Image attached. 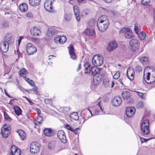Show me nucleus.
Returning <instances> with one entry per match:
<instances>
[{
  "label": "nucleus",
  "instance_id": "nucleus-1",
  "mask_svg": "<svg viewBox=\"0 0 155 155\" xmlns=\"http://www.w3.org/2000/svg\"><path fill=\"white\" fill-rule=\"evenodd\" d=\"M141 124L142 135H147L150 133L149 120L148 119H143Z\"/></svg>",
  "mask_w": 155,
  "mask_h": 155
},
{
  "label": "nucleus",
  "instance_id": "nucleus-2",
  "mask_svg": "<svg viewBox=\"0 0 155 155\" xmlns=\"http://www.w3.org/2000/svg\"><path fill=\"white\" fill-rule=\"evenodd\" d=\"M92 62L93 64L95 66H101L103 63V58L98 55H94L92 58Z\"/></svg>",
  "mask_w": 155,
  "mask_h": 155
},
{
  "label": "nucleus",
  "instance_id": "nucleus-3",
  "mask_svg": "<svg viewBox=\"0 0 155 155\" xmlns=\"http://www.w3.org/2000/svg\"><path fill=\"white\" fill-rule=\"evenodd\" d=\"M26 52L28 55H32L36 53L37 49L35 46L31 43H28L25 46Z\"/></svg>",
  "mask_w": 155,
  "mask_h": 155
},
{
  "label": "nucleus",
  "instance_id": "nucleus-4",
  "mask_svg": "<svg viewBox=\"0 0 155 155\" xmlns=\"http://www.w3.org/2000/svg\"><path fill=\"white\" fill-rule=\"evenodd\" d=\"M1 133L3 137L6 138L10 133L9 126L6 124L4 125L1 128Z\"/></svg>",
  "mask_w": 155,
  "mask_h": 155
},
{
  "label": "nucleus",
  "instance_id": "nucleus-5",
  "mask_svg": "<svg viewBox=\"0 0 155 155\" xmlns=\"http://www.w3.org/2000/svg\"><path fill=\"white\" fill-rule=\"evenodd\" d=\"M129 45L133 51H137L138 49L139 42L136 39H132L129 41Z\"/></svg>",
  "mask_w": 155,
  "mask_h": 155
},
{
  "label": "nucleus",
  "instance_id": "nucleus-6",
  "mask_svg": "<svg viewBox=\"0 0 155 155\" xmlns=\"http://www.w3.org/2000/svg\"><path fill=\"white\" fill-rule=\"evenodd\" d=\"M40 144L36 142H32L30 145V151L31 153H37L38 152Z\"/></svg>",
  "mask_w": 155,
  "mask_h": 155
},
{
  "label": "nucleus",
  "instance_id": "nucleus-7",
  "mask_svg": "<svg viewBox=\"0 0 155 155\" xmlns=\"http://www.w3.org/2000/svg\"><path fill=\"white\" fill-rule=\"evenodd\" d=\"M119 32L120 33H124V35L126 38H131L133 37L132 32L129 28H124L120 30Z\"/></svg>",
  "mask_w": 155,
  "mask_h": 155
},
{
  "label": "nucleus",
  "instance_id": "nucleus-8",
  "mask_svg": "<svg viewBox=\"0 0 155 155\" xmlns=\"http://www.w3.org/2000/svg\"><path fill=\"white\" fill-rule=\"evenodd\" d=\"M109 24L97 21V25L98 30L101 32H104L107 29Z\"/></svg>",
  "mask_w": 155,
  "mask_h": 155
},
{
  "label": "nucleus",
  "instance_id": "nucleus-9",
  "mask_svg": "<svg viewBox=\"0 0 155 155\" xmlns=\"http://www.w3.org/2000/svg\"><path fill=\"white\" fill-rule=\"evenodd\" d=\"M52 1V0H47L44 3V8L47 11L51 12L53 11Z\"/></svg>",
  "mask_w": 155,
  "mask_h": 155
},
{
  "label": "nucleus",
  "instance_id": "nucleus-10",
  "mask_svg": "<svg viewBox=\"0 0 155 155\" xmlns=\"http://www.w3.org/2000/svg\"><path fill=\"white\" fill-rule=\"evenodd\" d=\"M123 99L125 100L127 103H129L131 102V94L130 92L128 91H124L122 94Z\"/></svg>",
  "mask_w": 155,
  "mask_h": 155
},
{
  "label": "nucleus",
  "instance_id": "nucleus-11",
  "mask_svg": "<svg viewBox=\"0 0 155 155\" xmlns=\"http://www.w3.org/2000/svg\"><path fill=\"white\" fill-rule=\"evenodd\" d=\"M57 136L63 143H65L66 142V137L63 130H59L58 132Z\"/></svg>",
  "mask_w": 155,
  "mask_h": 155
},
{
  "label": "nucleus",
  "instance_id": "nucleus-12",
  "mask_svg": "<svg viewBox=\"0 0 155 155\" xmlns=\"http://www.w3.org/2000/svg\"><path fill=\"white\" fill-rule=\"evenodd\" d=\"M102 81V78L101 76H100L99 74H97L94 76L93 78V81L91 83L92 85L97 86Z\"/></svg>",
  "mask_w": 155,
  "mask_h": 155
},
{
  "label": "nucleus",
  "instance_id": "nucleus-13",
  "mask_svg": "<svg viewBox=\"0 0 155 155\" xmlns=\"http://www.w3.org/2000/svg\"><path fill=\"white\" fill-rule=\"evenodd\" d=\"M134 74L135 72L133 68H127V77L130 80L132 81L134 79Z\"/></svg>",
  "mask_w": 155,
  "mask_h": 155
},
{
  "label": "nucleus",
  "instance_id": "nucleus-14",
  "mask_svg": "<svg viewBox=\"0 0 155 155\" xmlns=\"http://www.w3.org/2000/svg\"><path fill=\"white\" fill-rule=\"evenodd\" d=\"M135 111V109L133 107H127L126 110V114L128 117H132L134 114Z\"/></svg>",
  "mask_w": 155,
  "mask_h": 155
},
{
  "label": "nucleus",
  "instance_id": "nucleus-15",
  "mask_svg": "<svg viewBox=\"0 0 155 155\" xmlns=\"http://www.w3.org/2000/svg\"><path fill=\"white\" fill-rule=\"evenodd\" d=\"M117 47V45L114 41H110L108 45L107 51L108 52H110L115 49Z\"/></svg>",
  "mask_w": 155,
  "mask_h": 155
},
{
  "label": "nucleus",
  "instance_id": "nucleus-16",
  "mask_svg": "<svg viewBox=\"0 0 155 155\" xmlns=\"http://www.w3.org/2000/svg\"><path fill=\"white\" fill-rule=\"evenodd\" d=\"M121 98L119 96L115 97L112 101L113 105L116 107L119 106L121 104Z\"/></svg>",
  "mask_w": 155,
  "mask_h": 155
},
{
  "label": "nucleus",
  "instance_id": "nucleus-17",
  "mask_svg": "<svg viewBox=\"0 0 155 155\" xmlns=\"http://www.w3.org/2000/svg\"><path fill=\"white\" fill-rule=\"evenodd\" d=\"M58 30L55 28H49L47 32V35L48 37H51L56 35L58 33Z\"/></svg>",
  "mask_w": 155,
  "mask_h": 155
},
{
  "label": "nucleus",
  "instance_id": "nucleus-18",
  "mask_svg": "<svg viewBox=\"0 0 155 155\" xmlns=\"http://www.w3.org/2000/svg\"><path fill=\"white\" fill-rule=\"evenodd\" d=\"M9 45L4 41H2L0 44V49L3 52H7L8 50Z\"/></svg>",
  "mask_w": 155,
  "mask_h": 155
},
{
  "label": "nucleus",
  "instance_id": "nucleus-19",
  "mask_svg": "<svg viewBox=\"0 0 155 155\" xmlns=\"http://www.w3.org/2000/svg\"><path fill=\"white\" fill-rule=\"evenodd\" d=\"M11 153L14 155H20L21 151L17 147L13 145L11 148Z\"/></svg>",
  "mask_w": 155,
  "mask_h": 155
},
{
  "label": "nucleus",
  "instance_id": "nucleus-20",
  "mask_svg": "<svg viewBox=\"0 0 155 155\" xmlns=\"http://www.w3.org/2000/svg\"><path fill=\"white\" fill-rule=\"evenodd\" d=\"M74 15L77 20L79 21L80 20L81 17L78 7L77 5L74 6L73 8Z\"/></svg>",
  "mask_w": 155,
  "mask_h": 155
},
{
  "label": "nucleus",
  "instance_id": "nucleus-21",
  "mask_svg": "<svg viewBox=\"0 0 155 155\" xmlns=\"http://www.w3.org/2000/svg\"><path fill=\"white\" fill-rule=\"evenodd\" d=\"M5 41L8 44H11L13 41L12 39V35L10 33L6 34L4 38Z\"/></svg>",
  "mask_w": 155,
  "mask_h": 155
},
{
  "label": "nucleus",
  "instance_id": "nucleus-22",
  "mask_svg": "<svg viewBox=\"0 0 155 155\" xmlns=\"http://www.w3.org/2000/svg\"><path fill=\"white\" fill-rule=\"evenodd\" d=\"M17 132L18 133L21 140H24L26 139V134L24 131L19 129L17 130Z\"/></svg>",
  "mask_w": 155,
  "mask_h": 155
},
{
  "label": "nucleus",
  "instance_id": "nucleus-23",
  "mask_svg": "<svg viewBox=\"0 0 155 155\" xmlns=\"http://www.w3.org/2000/svg\"><path fill=\"white\" fill-rule=\"evenodd\" d=\"M44 133L46 136L51 137L53 135L54 133L51 128H45L43 130Z\"/></svg>",
  "mask_w": 155,
  "mask_h": 155
},
{
  "label": "nucleus",
  "instance_id": "nucleus-24",
  "mask_svg": "<svg viewBox=\"0 0 155 155\" xmlns=\"http://www.w3.org/2000/svg\"><path fill=\"white\" fill-rule=\"evenodd\" d=\"M30 32L34 36H38L39 35L40 30L35 27H34L31 29Z\"/></svg>",
  "mask_w": 155,
  "mask_h": 155
},
{
  "label": "nucleus",
  "instance_id": "nucleus-25",
  "mask_svg": "<svg viewBox=\"0 0 155 155\" xmlns=\"http://www.w3.org/2000/svg\"><path fill=\"white\" fill-rule=\"evenodd\" d=\"M97 21L101 22L103 23L105 22L106 23L109 24V20L107 17L105 15L101 16L98 19Z\"/></svg>",
  "mask_w": 155,
  "mask_h": 155
},
{
  "label": "nucleus",
  "instance_id": "nucleus-26",
  "mask_svg": "<svg viewBox=\"0 0 155 155\" xmlns=\"http://www.w3.org/2000/svg\"><path fill=\"white\" fill-rule=\"evenodd\" d=\"M19 8L20 11L25 12L27 11L28 6L26 3H22L19 5Z\"/></svg>",
  "mask_w": 155,
  "mask_h": 155
},
{
  "label": "nucleus",
  "instance_id": "nucleus-27",
  "mask_svg": "<svg viewBox=\"0 0 155 155\" xmlns=\"http://www.w3.org/2000/svg\"><path fill=\"white\" fill-rule=\"evenodd\" d=\"M43 120L42 117L38 115L34 121V124L36 125H39L41 123V122Z\"/></svg>",
  "mask_w": 155,
  "mask_h": 155
},
{
  "label": "nucleus",
  "instance_id": "nucleus-28",
  "mask_svg": "<svg viewBox=\"0 0 155 155\" xmlns=\"http://www.w3.org/2000/svg\"><path fill=\"white\" fill-rule=\"evenodd\" d=\"M86 34L88 36H91L93 35L94 34V30L92 28H87L85 31Z\"/></svg>",
  "mask_w": 155,
  "mask_h": 155
},
{
  "label": "nucleus",
  "instance_id": "nucleus-29",
  "mask_svg": "<svg viewBox=\"0 0 155 155\" xmlns=\"http://www.w3.org/2000/svg\"><path fill=\"white\" fill-rule=\"evenodd\" d=\"M41 0H29V4L31 6H34L39 5Z\"/></svg>",
  "mask_w": 155,
  "mask_h": 155
},
{
  "label": "nucleus",
  "instance_id": "nucleus-30",
  "mask_svg": "<svg viewBox=\"0 0 155 155\" xmlns=\"http://www.w3.org/2000/svg\"><path fill=\"white\" fill-rule=\"evenodd\" d=\"M70 116L71 120H77L79 119L78 114L76 112H74L71 113Z\"/></svg>",
  "mask_w": 155,
  "mask_h": 155
},
{
  "label": "nucleus",
  "instance_id": "nucleus-31",
  "mask_svg": "<svg viewBox=\"0 0 155 155\" xmlns=\"http://www.w3.org/2000/svg\"><path fill=\"white\" fill-rule=\"evenodd\" d=\"M85 70V73H89L91 72V66L90 64L88 62L86 63L84 65Z\"/></svg>",
  "mask_w": 155,
  "mask_h": 155
},
{
  "label": "nucleus",
  "instance_id": "nucleus-32",
  "mask_svg": "<svg viewBox=\"0 0 155 155\" xmlns=\"http://www.w3.org/2000/svg\"><path fill=\"white\" fill-rule=\"evenodd\" d=\"M16 114L19 116L21 114V110L20 108L17 105H15L13 107Z\"/></svg>",
  "mask_w": 155,
  "mask_h": 155
},
{
  "label": "nucleus",
  "instance_id": "nucleus-33",
  "mask_svg": "<svg viewBox=\"0 0 155 155\" xmlns=\"http://www.w3.org/2000/svg\"><path fill=\"white\" fill-rule=\"evenodd\" d=\"M28 73V71L24 68H22L19 71L18 73L21 77L25 76Z\"/></svg>",
  "mask_w": 155,
  "mask_h": 155
},
{
  "label": "nucleus",
  "instance_id": "nucleus-34",
  "mask_svg": "<svg viewBox=\"0 0 155 155\" xmlns=\"http://www.w3.org/2000/svg\"><path fill=\"white\" fill-rule=\"evenodd\" d=\"M155 81V71H152V77L149 81L147 82L148 83L152 84Z\"/></svg>",
  "mask_w": 155,
  "mask_h": 155
},
{
  "label": "nucleus",
  "instance_id": "nucleus-35",
  "mask_svg": "<svg viewBox=\"0 0 155 155\" xmlns=\"http://www.w3.org/2000/svg\"><path fill=\"white\" fill-rule=\"evenodd\" d=\"M55 143L56 142L54 141H51L49 143L48 145V148L51 150L54 149Z\"/></svg>",
  "mask_w": 155,
  "mask_h": 155
},
{
  "label": "nucleus",
  "instance_id": "nucleus-36",
  "mask_svg": "<svg viewBox=\"0 0 155 155\" xmlns=\"http://www.w3.org/2000/svg\"><path fill=\"white\" fill-rule=\"evenodd\" d=\"M64 21L65 22H67L68 21V14L67 13V7H64Z\"/></svg>",
  "mask_w": 155,
  "mask_h": 155
},
{
  "label": "nucleus",
  "instance_id": "nucleus-37",
  "mask_svg": "<svg viewBox=\"0 0 155 155\" xmlns=\"http://www.w3.org/2000/svg\"><path fill=\"white\" fill-rule=\"evenodd\" d=\"M150 72H148L147 74H144V80L147 83V81H150Z\"/></svg>",
  "mask_w": 155,
  "mask_h": 155
},
{
  "label": "nucleus",
  "instance_id": "nucleus-38",
  "mask_svg": "<svg viewBox=\"0 0 155 155\" xmlns=\"http://www.w3.org/2000/svg\"><path fill=\"white\" fill-rule=\"evenodd\" d=\"M91 71L92 74L94 76L97 74V68L94 66L91 67Z\"/></svg>",
  "mask_w": 155,
  "mask_h": 155
},
{
  "label": "nucleus",
  "instance_id": "nucleus-39",
  "mask_svg": "<svg viewBox=\"0 0 155 155\" xmlns=\"http://www.w3.org/2000/svg\"><path fill=\"white\" fill-rule=\"evenodd\" d=\"M60 41L59 43L61 44H64L66 41V38L64 35H59Z\"/></svg>",
  "mask_w": 155,
  "mask_h": 155
},
{
  "label": "nucleus",
  "instance_id": "nucleus-40",
  "mask_svg": "<svg viewBox=\"0 0 155 155\" xmlns=\"http://www.w3.org/2000/svg\"><path fill=\"white\" fill-rule=\"evenodd\" d=\"M136 107L138 109H141L144 107V104L142 101H140L137 103Z\"/></svg>",
  "mask_w": 155,
  "mask_h": 155
},
{
  "label": "nucleus",
  "instance_id": "nucleus-41",
  "mask_svg": "<svg viewBox=\"0 0 155 155\" xmlns=\"http://www.w3.org/2000/svg\"><path fill=\"white\" fill-rule=\"evenodd\" d=\"M70 57L73 60H75L77 59V56L76 53L74 52H72L69 53Z\"/></svg>",
  "mask_w": 155,
  "mask_h": 155
},
{
  "label": "nucleus",
  "instance_id": "nucleus-42",
  "mask_svg": "<svg viewBox=\"0 0 155 155\" xmlns=\"http://www.w3.org/2000/svg\"><path fill=\"white\" fill-rule=\"evenodd\" d=\"M146 34L144 32H141L139 35V37L140 40H144L146 37Z\"/></svg>",
  "mask_w": 155,
  "mask_h": 155
},
{
  "label": "nucleus",
  "instance_id": "nucleus-43",
  "mask_svg": "<svg viewBox=\"0 0 155 155\" xmlns=\"http://www.w3.org/2000/svg\"><path fill=\"white\" fill-rule=\"evenodd\" d=\"M136 93H137V95H138V96L140 98H142V99H145L146 97V93L144 94V93H142L138 91H137Z\"/></svg>",
  "mask_w": 155,
  "mask_h": 155
},
{
  "label": "nucleus",
  "instance_id": "nucleus-44",
  "mask_svg": "<svg viewBox=\"0 0 155 155\" xmlns=\"http://www.w3.org/2000/svg\"><path fill=\"white\" fill-rule=\"evenodd\" d=\"M3 114L5 119V120L8 121H11V118L6 112H4Z\"/></svg>",
  "mask_w": 155,
  "mask_h": 155
},
{
  "label": "nucleus",
  "instance_id": "nucleus-45",
  "mask_svg": "<svg viewBox=\"0 0 155 155\" xmlns=\"http://www.w3.org/2000/svg\"><path fill=\"white\" fill-rule=\"evenodd\" d=\"M75 51V49L73 45L70 44L68 47V53H71Z\"/></svg>",
  "mask_w": 155,
  "mask_h": 155
},
{
  "label": "nucleus",
  "instance_id": "nucleus-46",
  "mask_svg": "<svg viewBox=\"0 0 155 155\" xmlns=\"http://www.w3.org/2000/svg\"><path fill=\"white\" fill-rule=\"evenodd\" d=\"M103 83L105 86L106 87L109 86L110 83L108 79H105L103 80Z\"/></svg>",
  "mask_w": 155,
  "mask_h": 155
},
{
  "label": "nucleus",
  "instance_id": "nucleus-47",
  "mask_svg": "<svg viewBox=\"0 0 155 155\" xmlns=\"http://www.w3.org/2000/svg\"><path fill=\"white\" fill-rule=\"evenodd\" d=\"M120 74L119 71H117L113 76L114 78L115 79H118L120 77Z\"/></svg>",
  "mask_w": 155,
  "mask_h": 155
},
{
  "label": "nucleus",
  "instance_id": "nucleus-48",
  "mask_svg": "<svg viewBox=\"0 0 155 155\" xmlns=\"http://www.w3.org/2000/svg\"><path fill=\"white\" fill-rule=\"evenodd\" d=\"M136 71L137 72H141L142 70V67L139 65L137 66L135 68Z\"/></svg>",
  "mask_w": 155,
  "mask_h": 155
},
{
  "label": "nucleus",
  "instance_id": "nucleus-49",
  "mask_svg": "<svg viewBox=\"0 0 155 155\" xmlns=\"http://www.w3.org/2000/svg\"><path fill=\"white\" fill-rule=\"evenodd\" d=\"M2 26L3 27H8L9 23L7 21L5 20L3 21L2 23Z\"/></svg>",
  "mask_w": 155,
  "mask_h": 155
},
{
  "label": "nucleus",
  "instance_id": "nucleus-50",
  "mask_svg": "<svg viewBox=\"0 0 155 155\" xmlns=\"http://www.w3.org/2000/svg\"><path fill=\"white\" fill-rule=\"evenodd\" d=\"M148 61V58L147 57H143L140 59V61L141 62L144 63L147 62Z\"/></svg>",
  "mask_w": 155,
  "mask_h": 155
},
{
  "label": "nucleus",
  "instance_id": "nucleus-51",
  "mask_svg": "<svg viewBox=\"0 0 155 155\" xmlns=\"http://www.w3.org/2000/svg\"><path fill=\"white\" fill-rule=\"evenodd\" d=\"M60 37L59 35H57L55 37H54V42L55 43H57L58 42H59V41H60Z\"/></svg>",
  "mask_w": 155,
  "mask_h": 155
},
{
  "label": "nucleus",
  "instance_id": "nucleus-52",
  "mask_svg": "<svg viewBox=\"0 0 155 155\" xmlns=\"http://www.w3.org/2000/svg\"><path fill=\"white\" fill-rule=\"evenodd\" d=\"M150 2V0H141V3L144 5H146L148 4Z\"/></svg>",
  "mask_w": 155,
  "mask_h": 155
},
{
  "label": "nucleus",
  "instance_id": "nucleus-53",
  "mask_svg": "<svg viewBox=\"0 0 155 155\" xmlns=\"http://www.w3.org/2000/svg\"><path fill=\"white\" fill-rule=\"evenodd\" d=\"M140 140L142 143L145 142H147L148 140H150V139H146L143 137H140Z\"/></svg>",
  "mask_w": 155,
  "mask_h": 155
},
{
  "label": "nucleus",
  "instance_id": "nucleus-54",
  "mask_svg": "<svg viewBox=\"0 0 155 155\" xmlns=\"http://www.w3.org/2000/svg\"><path fill=\"white\" fill-rule=\"evenodd\" d=\"M134 28L136 33L138 34V27L137 24L135 25Z\"/></svg>",
  "mask_w": 155,
  "mask_h": 155
},
{
  "label": "nucleus",
  "instance_id": "nucleus-55",
  "mask_svg": "<svg viewBox=\"0 0 155 155\" xmlns=\"http://www.w3.org/2000/svg\"><path fill=\"white\" fill-rule=\"evenodd\" d=\"M23 97L25 98L28 101L30 105H32V104H33V103L29 99H28L27 97L23 96Z\"/></svg>",
  "mask_w": 155,
  "mask_h": 155
},
{
  "label": "nucleus",
  "instance_id": "nucleus-56",
  "mask_svg": "<svg viewBox=\"0 0 155 155\" xmlns=\"http://www.w3.org/2000/svg\"><path fill=\"white\" fill-rule=\"evenodd\" d=\"M32 87H34L35 84V83L34 81L32 80H31L28 83Z\"/></svg>",
  "mask_w": 155,
  "mask_h": 155
},
{
  "label": "nucleus",
  "instance_id": "nucleus-57",
  "mask_svg": "<svg viewBox=\"0 0 155 155\" xmlns=\"http://www.w3.org/2000/svg\"><path fill=\"white\" fill-rule=\"evenodd\" d=\"M79 130V127L77 128L74 129L73 132L75 134H78V130Z\"/></svg>",
  "mask_w": 155,
  "mask_h": 155
},
{
  "label": "nucleus",
  "instance_id": "nucleus-58",
  "mask_svg": "<svg viewBox=\"0 0 155 155\" xmlns=\"http://www.w3.org/2000/svg\"><path fill=\"white\" fill-rule=\"evenodd\" d=\"M26 16L28 18H31L32 17V15L31 12H28L26 14Z\"/></svg>",
  "mask_w": 155,
  "mask_h": 155
},
{
  "label": "nucleus",
  "instance_id": "nucleus-59",
  "mask_svg": "<svg viewBox=\"0 0 155 155\" xmlns=\"http://www.w3.org/2000/svg\"><path fill=\"white\" fill-rule=\"evenodd\" d=\"M81 13L82 16H85L87 14V13L85 10H83L82 11Z\"/></svg>",
  "mask_w": 155,
  "mask_h": 155
},
{
  "label": "nucleus",
  "instance_id": "nucleus-60",
  "mask_svg": "<svg viewBox=\"0 0 155 155\" xmlns=\"http://www.w3.org/2000/svg\"><path fill=\"white\" fill-rule=\"evenodd\" d=\"M23 37L22 36H20L18 38V45H19L20 43L21 42V40L23 39Z\"/></svg>",
  "mask_w": 155,
  "mask_h": 155
},
{
  "label": "nucleus",
  "instance_id": "nucleus-61",
  "mask_svg": "<svg viewBox=\"0 0 155 155\" xmlns=\"http://www.w3.org/2000/svg\"><path fill=\"white\" fill-rule=\"evenodd\" d=\"M4 91L5 93V94L6 96H8L9 98H12V97H11L10 95H9V94L6 91V90L5 89H4Z\"/></svg>",
  "mask_w": 155,
  "mask_h": 155
},
{
  "label": "nucleus",
  "instance_id": "nucleus-62",
  "mask_svg": "<svg viewBox=\"0 0 155 155\" xmlns=\"http://www.w3.org/2000/svg\"><path fill=\"white\" fill-rule=\"evenodd\" d=\"M30 90V91H32L35 92H36L37 91L38 88L36 87H34L32 89H31Z\"/></svg>",
  "mask_w": 155,
  "mask_h": 155
},
{
  "label": "nucleus",
  "instance_id": "nucleus-63",
  "mask_svg": "<svg viewBox=\"0 0 155 155\" xmlns=\"http://www.w3.org/2000/svg\"><path fill=\"white\" fill-rule=\"evenodd\" d=\"M36 110L37 111L38 115H39L41 113V110L38 109L37 108L36 109Z\"/></svg>",
  "mask_w": 155,
  "mask_h": 155
},
{
  "label": "nucleus",
  "instance_id": "nucleus-64",
  "mask_svg": "<svg viewBox=\"0 0 155 155\" xmlns=\"http://www.w3.org/2000/svg\"><path fill=\"white\" fill-rule=\"evenodd\" d=\"M74 129L71 127L70 126L68 125V130H70L72 132H73L74 130Z\"/></svg>",
  "mask_w": 155,
  "mask_h": 155
}]
</instances>
